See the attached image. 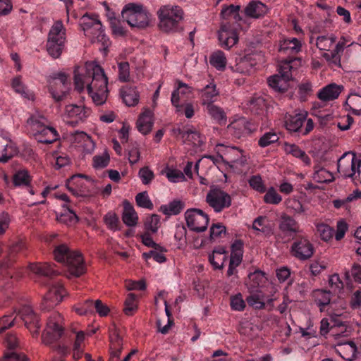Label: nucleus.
I'll return each instance as SVG.
<instances>
[{"mask_svg":"<svg viewBox=\"0 0 361 361\" xmlns=\"http://www.w3.org/2000/svg\"><path fill=\"white\" fill-rule=\"evenodd\" d=\"M75 88L79 92L85 89L96 105L105 103L108 96V79L104 70L93 62H87L84 67L74 70Z\"/></svg>","mask_w":361,"mask_h":361,"instance_id":"f257e3e1","label":"nucleus"},{"mask_svg":"<svg viewBox=\"0 0 361 361\" xmlns=\"http://www.w3.org/2000/svg\"><path fill=\"white\" fill-rule=\"evenodd\" d=\"M302 44L297 38L284 39L280 42L279 51L288 57L283 61L279 68V73L268 79L269 85L275 91L284 92L289 87V81L293 75L291 70L294 66H300L301 59L295 56L301 51Z\"/></svg>","mask_w":361,"mask_h":361,"instance_id":"f03ea898","label":"nucleus"},{"mask_svg":"<svg viewBox=\"0 0 361 361\" xmlns=\"http://www.w3.org/2000/svg\"><path fill=\"white\" fill-rule=\"evenodd\" d=\"M240 6L231 5L221 11V15L224 21L219 31V40L222 47L230 49L238 41V22L241 20L239 14Z\"/></svg>","mask_w":361,"mask_h":361,"instance_id":"7ed1b4c3","label":"nucleus"},{"mask_svg":"<svg viewBox=\"0 0 361 361\" xmlns=\"http://www.w3.org/2000/svg\"><path fill=\"white\" fill-rule=\"evenodd\" d=\"M54 255L58 262L66 264L70 275L78 277L85 273V267L82 255L78 251L71 250L67 245L56 246Z\"/></svg>","mask_w":361,"mask_h":361,"instance_id":"20e7f679","label":"nucleus"},{"mask_svg":"<svg viewBox=\"0 0 361 361\" xmlns=\"http://www.w3.org/2000/svg\"><path fill=\"white\" fill-rule=\"evenodd\" d=\"M159 27L165 32H176L183 30L180 23L183 19V11L178 6L166 5L157 11Z\"/></svg>","mask_w":361,"mask_h":361,"instance_id":"39448f33","label":"nucleus"},{"mask_svg":"<svg viewBox=\"0 0 361 361\" xmlns=\"http://www.w3.org/2000/svg\"><path fill=\"white\" fill-rule=\"evenodd\" d=\"M66 28L61 20H56L51 27L47 42L48 54L58 59L62 54L66 42Z\"/></svg>","mask_w":361,"mask_h":361,"instance_id":"423d86ee","label":"nucleus"},{"mask_svg":"<svg viewBox=\"0 0 361 361\" xmlns=\"http://www.w3.org/2000/svg\"><path fill=\"white\" fill-rule=\"evenodd\" d=\"M123 20L132 27L145 28L149 24V13L141 5L129 4L121 11Z\"/></svg>","mask_w":361,"mask_h":361,"instance_id":"0eeeda50","label":"nucleus"},{"mask_svg":"<svg viewBox=\"0 0 361 361\" xmlns=\"http://www.w3.org/2000/svg\"><path fill=\"white\" fill-rule=\"evenodd\" d=\"M63 318L59 312H53L48 318L46 329L42 334V342L51 345L57 341L64 331Z\"/></svg>","mask_w":361,"mask_h":361,"instance_id":"6e6552de","label":"nucleus"},{"mask_svg":"<svg viewBox=\"0 0 361 361\" xmlns=\"http://www.w3.org/2000/svg\"><path fill=\"white\" fill-rule=\"evenodd\" d=\"M49 91L53 99L59 102L63 101L70 90L68 76L63 73H54L49 79Z\"/></svg>","mask_w":361,"mask_h":361,"instance_id":"1a4fd4ad","label":"nucleus"},{"mask_svg":"<svg viewBox=\"0 0 361 361\" xmlns=\"http://www.w3.org/2000/svg\"><path fill=\"white\" fill-rule=\"evenodd\" d=\"M360 161L352 152H345L338 160L337 169L344 178H354L360 175Z\"/></svg>","mask_w":361,"mask_h":361,"instance_id":"9d476101","label":"nucleus"},{"mask_svg":"<svg viewBox=\"0 0 361 361\" xmlns=\"http://www.w3.org/2000/svg\"><path fill=\"white\" fill-rule=\"evenodd\" d=\"M207 203L215 212H221L231 204V196L218 188H211L206 195Z\"/></svg>","mask_w":361,"mask_h":361,"instance_id":"9b49d317","label":"nucleus"},{"mask_svg":"<svg viewBox=\"0 0 361 361\" xmlns=\"http://www.w3.org/2000/svg\"><path fill=\"white\" fill-rule=\"evenodd\" d=\"M188 227L192 231L200 233L207 228L209 217L199 209H188L185 213Z\"/></svg>","mask_w":361,"mask_h":361,"instance_id":"f8f14e48","label":"nucleus"},{"mask_svg":"<svg viewBox=\"0 0 361 361\" xmlns=\"http://www.w3.org/2000/svg\"><path fill=\"white\" fill-rule=\"evenodd\" d=\"M216 152L222 153L226 157V162L230 164L231 166H244L246 163V157L243 151L236 147L226 146L219 144L216 146Z\"/></svg>","mask_w":361,"mask_h":361,"instance_id":"ddd939ff","label":"nucleus"},{"mask_svg":"<svg viewBox=\"0 0 361 361\" xmlns=\"http://www.w3.org/2000/svg\"><path fill=\"white\" fill-rule=\"evenodd\" d=\"M66 294L63 285L59 281H52L49 291L44 295L42 308L49 310L58 305Z\"/></svg>","mask_w":361,"mask_h":361,"instance_id":"4468645a","label":"nucleus"},{"mask_svg":"<svg viewBox=\"0 0 361 361\" xmlns=\"http://www.w3.org/2000/svg\"><path fill=\"white\" fill-rule=\"evenodd\" d=\"M314 249L310 241L305 237L296 239L290 247L291 255L295 258L305 261L311 258Z\"/></svg>","mask_w":361,"mask_h":361,"instance_id":"2eb2a0df","label":"nucleus"},{"mask_svg":"<svg viewBox=\"0 0 361 361\" xmlns=\"http://www.w3.org/2000/svg\"><path fill=\"white\" fill-rule=\"evenodd\" d=\"M17 314L20 316V319L24 322L25 326L33 335L39 334L40 329L39 319L30 306H23Z\"/></svg>","mask_w":361,"mask_h":361,"instance_id":"dca6fc26","label":"nucleus"},{"mask_svg":"<svg viewBox=\"0 0 361 361\" xmlns=\"http://www.w3.org/2000/svg\"><path fill=\"white\" fill-rule=\"evenodd\" d=\"M335 352L346 361L354 360L357 355V348L353 341H338L334 345Z\"/></svg>","mask_w":361,"mask_h":361,"instance_id":"f3484780","label":"nucleus"},{"mask_svg":"<svg viewBox=\"0 0 361 361\" xmlns=\"http://www.w3.org/2000/svg\"><path fill=\"white\" fill-rule=\"evenodd\" d=\"M90 109L85 108L82 105L69 104L66 106L65 115L73 119L71 121H67L71 124H77L79 122H83L90 114Z\"/></svg>","mask_w":361,"mask_h":361,"instance_id":"a211bd4d","label":"nucleus"},{"mask_svg":"<svg viewBox=\"0 0 361 361\" xmlns=\"http://www.w3.org/2000/svg\"><path fill=\"white\" fill-rule=\"evenodd\" d=\"M250 124L245 118H240L230 123L228 132L235 138H241L251 133Z\"/></svg>","mask_w":361,"mask_h":361,"instance_id":"6ab92c4d","label":"nucleus"},{"mask_svg":"<svg viewBox=\"0 0 361 361\" xmlns=\"http://www.w3.org/2000/svg\"><path fill=\"white\" fill-rule=\"evenodd\" d=\"M332 324L330 327V334L337 341H346V338L351 334V328L347 326L344 322L338 319L331 317Z\"/></svg>","mask_w":361,"mask_h":361,"instance_id":"aec40b11","label":"nucleus"},{"mask_svg":"<svg viewBox=\"0 0 361 361\" xmlns=\"http://www.w3.org/2000/svg\"><path fill=\"white\" fill-rule=\"evenodd\" d=\"M200 94L202 105L206 106L213 104L216 100L219 91L214 81L211 80L200 90Z\"/></svg>","mask_w":361,"mask_h":361,"instance_id":"412c9836","label":"nucleus"},{"mask_svg":"<svg viewBox=\"0 0 361 361\" xmlns=\"http://www.w3.org/2000/svg\"><path fill=\"white\" fill-rule=\"evenodd\" d=\"M279 230L284 234L291 235L300 231V225L292 216L282 214L279 224Z\"/></svg>","mask_w":361,"mask_h":361,"instance_id":"4be33fe9","label":"nucleus"},{"mask_svg":"<svg viewBox=\"0 0 361 361\" xmlns=\"http://www.w3.org/2000/svg\"><path fill=\"white\" fill-rule=\"evenodd\" d=\"M178 130L184 142L195 147H200L204 143V137L192 126Z\"/></svg>","mask_w":361,"mask_h":361,"instance_id":"5701e85b","label":"nucleus"},{"mask_svg":"<svg viewBox=\"0 0 361 361\" xmlns=\"http://www.w3.org/2000/svg\"><path fill=\"white\" fill-rule=\"evenodd\" d=\"M110 357L109 361H118L123 349V339L116 330H114L109 336Z\"/></svg>","mask_w":361,"mask_h":361,"instance_id":"b1692460","label":"nucleus"},{"mask_svg":"<svg viewBox=\"0 0 361 361\" xmlns=\"http://www.w3.org/2000/svg\"><path fill=\"white\" fill-rule=\"evenodd\" d=\"M343 87L335 83L326 85L317 92V97L322 102H329L338 97Z\"/></svg>","mask_w":361,"mask_h":361,"instance_id":"393cba45","label":"nucleus"},{"mask_svg":"<svg viewBox=\"0 0 361 361\" xmlns=\"http://www.w3.org/2000/svg\"><path fill=\"white\" fill-rule=\"evenodd\" d=\"M306 118V112L295 114L294 115L286 114L285 116V126L289 131L298 132L300 130Z\"/></svg>","mask_w":361,"mask_h":361,"instance_id":"a878e982","label":"nucleus"},{"mask_svg":"<svg viewBox=\"0 0 361 361\" xmlns=\"http://www.w3.org/2000/svg\"><path fill=\"white\" fill-rule=\"evenodd\" d=\"M153 124V114L150 110L146 109L137 121V128L142 134L147 135L151 132Z\"/></svg>","mask_w":361,"mask_h":361,"instance_id":"bb28decb","label":"nucleus"},{"mask_svg":"<svg viewBox=\"0 0 361 361\" xmlns=\"http://www.w3.org/2000/svg\"><path fill=\"white\" fill-rule=\"evenodd\" d=\"M15 153V149L11 144V140L4 135L3 130H0V162L6 163Z\"/></svg>","mask_w":361,"mask_h":361,"instance_id":"cd10ccee","label":"nucleus"},{"mask_svg":"<svg viewBox=\"0 0 361 361\" xmlns=\"http://www.w3.org/2000/svg\"><path fill=\"white\" fill-rule=\"evenodd\" d=\"M33 136L37 142L44 144H51L59 138L56 130L48 126L35 133Z\"/></svg>","mask_w":361,"mask_h":361,"instance_id":"c85d7f7f","label":"nucleus"},{"mask_svg":"<svg viewBox=\"0 0 361 361\" xmlns=\"http://www.w3.org/2000/svg\"><path fill=\"white\" fill-rule=\"evenodd\" d=\"M265 282V276L262 271L257 270L248 276L247 286L250 293H257L260 288Z\"/></svg>","mask_w":361,"mask_h":361,"instance_id":"c756f323","label":"nucleus"},{"mask_svg":"<svg viewBox=\"0 0 361 361\" xmlns=\"http://www.w3.org/2000/svg\"><path fill=\"white\" fill-rule=\"evenodd\" d=\"M123 222L129 227L137 225L138 216L133 206L127 200L123 202V211L122 213Z\"/></svg>","mask_w":361,"mask_h":361,"instance_id":"7c9ffc66","label":"nucleus"},{"mask_svg":"<svg viewBox=\"0 0 361 361\" xmlns=\"http://www.w3.org/2000/svg\"><path fill=\"white\" fill-rule=\"evenodd\" d=\"M252 228L257 232V234L261 233L266 237H270L274 233L272 226L264 216H259L254 220Z\"/></svg>","mask_w":361,"mask_h":361,"instance_id":"2f4dec72","label":"nucleus"},{"mask_svg":"<svg viewBox=\"0 0 361 361\" xmlns=\"http://www.w3.org/2000/svg\"><path fill=\"white\" fill-rule=\"evenodd\" d=\"M30 270L39 276L51 279L59 272L54 269L52 265L48 263L32 264L30 266Z\"/></svg>","mask_w":361,"mask_h":361,"instance_id":"473e14b6","label":"nucleus"},{"mask_svg":"<svg viewBox=\"0 0 361 361\" xmlns=\"http://www.w3.org/2000/svg\"><path fill=\"white\" fill-rule=\"evenodd\" d=\"M80 26L85 33V35H90L92 34L91 29L93 26L96 27H102V23L98 19V16L95 14H85L80 19Z\"/></svg>","mask_w":361,"mask_h":361,"instance_id":"72a5a7b5","label":"nucleus"},{"mask_svg":"<svg viewBox=\"0 0 361 361\" xmlns=\"http://www.w3.org/2000/svg\"><path fill=\"white\" fill-rule=\"evenodd\" d=\"M226 254L225 248L219 247L209 255V261L215 269H221L224 267V262L226 259Z\"/></svg>","mask_w":361,"mask_h":361,"instance_id":"f704fd0d","label":"nucleus"},{"mask_svg":"<svg viewBox=\"0 0 361 361\" xmlns=\"http://www.w3.org/2000/svg\"><path fill=\"white\" fill-rule=\"evenodd\" d=\"M121 95L124 103L128 106H134L139 102V94L135 87H123L121 89Z\"/></svg>","mask_w":361,"mask_h":361,"instance_id":"c9c22d12","label":"nucleus"},{"mask_svg":"<svg viewBox=\"0 0 361 361\" xmlns=\"http://www.w3.org/2000/svg\"><path fill=\"white\" fill-rule=\"evenodd\" d=\"M245 11L247 16L258 18L267 12V7L259 1H253L247 6Z\"/></svg>","mask_w":361,"mask_h":361,"instance_id":"e433bc0d","label":"nucleus"},{"mask_svg":"<svg viewBox=\"0 0 361 361\" xmlns=\"http://www.w3.org/2000/svg\"><path fill=\"white\" fill-rule=\"evenodd\" d=\"M27 123L29 126L32 135H34L35 133H37V131L48 126L49 122L44 116L39 114V113H36L32 114L27 119Z\"/></svg>","mask_w":361,"mask_h":361,"instance_id":"4c0bfd02","label":"nucleus"},{"mask_svg":"<svg viewBox=\"0 0 361 361\" xmlns=\"http://www.w3.org/2000/svg\"><path fill=\"white\" fill-rule=\"evenodd\" d=\"M284 150L286 154H291L293 157L301 159L305 165L310 164L311 161L310 157L307 155L305 152L300 148L298 145L295 144L286 143L284 146Z\"/></svg>","mask_w":361,"mask_h":361,"instance_id":"58836bf2","label":"nucleus"},{"mask_svg":"<svg viewBox=\"0 0 361 361\" xmlns=\"http://www.w3.org/2000/svg\"><path fill=\"white\" fill-rule=\"evenodd\" d=\"M209 63L218 71H224L227 63L225 54L221 50L213 52L210 56Z\"/></svg>","mask_w":361,"mask_h":361,"instance_id":"ea45409f","label":"nucleus"},{"mask_svg":"<svg viewBox=\"0 0 361 361\" xmlns=\"http://www.w3.org/2000/svg\"><path fill=\"white\" fill-rule=\"evenodd\" d=\"M31 181L32 178L25 169L16 171L13 176V183L16 187L29 186Z\"/></svg>","mask_w":361,"mask_h":361,"instance_id":"a19ab883","label":"nucleus"},{"mask_svg":"<svg viewBox=\"0 0 361 361\" xmlns=\"http://www.w3.org/2000/svg\"><path fill=\"white\" fill-rule=\"evenodd\" d=\"M347 106H349L352 114L355 116L361 115V95L351 92L346 101Z\"/></svg>","mask_w":361,"mask_h":361,"instance_id":"79ce46f5","label":"nucleus"},{"mask_svg":"<svg viewBox=\"0 0 361 361\" xmlns=\"http://www.w3.org/2000/svg\"><path fill=\"white\" fill-rule=\"evenodd\" d=\"M331 293L329 290H316L313 293L315 303L319 307L320 311H323L325 306L329 305L331 301Z\"/></svg>","mask_w":361,"mask_h":361,"instance_id":"37998d69","label":"nucleus"},{"mask_svg":"<svg viewBox=\"0 0 361 361\" xmlns=\"http://www.w3.org/2000/svg\"><path fill=\"white\" fill-rule=\"evenodd\" d=\"M183 209V204L178 200L171 202L168 204H164L160 207V211L165 215H177Z\"/></svg>","mask_w":361,"mask_h":361,"instance_id":"c03bdc74","label":"nucleus"},{"mask_svg":"<svg viewBox=\"0 0 361 361\" xmlns=\"http://www.w3.org/2000/svg\"><path fill=\"white\" fill-rule=\"evenodd\" d=\"M206 109L208 114L216 121L219 123L225 122L226 116L224 111L221 107L213 104L206 105Z\"/></svg>","mask_w":361,"mask_h":361,"instance_id":"a18cd8bd","label":"nucleus"},{"mask_svg":"<svg viewBox=\"0 0 361 361\" xmlns=\"http://www.w3.org/2000/svg\"><path fill=\"white\" fill-rule=\"evenodd\" d=\"M92 34L90 35H85L92 42H101L104 46H107L109 39L106 36L104 32L103 26L102 27H96V26H93L91 29Z\"/></svg>","mask_w":361,"mask_h":361,"instance_id":"49530a36","label":"nucleus"},{"mask_svg":"<svg viewBox=\"0 0 361 361\" xmlns=\"http://www.w3.org/2000/svg\"><path fill=\"white\" fill-rule=\"evenodd\" d=\"M144 226L146 232L156 233L160 226V216L157 214L147 216L144 221Z\"/></svg>","mask_w":361,"mask_h":361,"instance_id":"de8ad7c7","label":"nucleus"},{"mask_svg":"<svg viewBox=\"0 0 361 361\" xmlns=\"http://www.w3.org/2000/svg\"><path fill=\"white\" fill-rule=\"evenodd\" d=\"M312 178L316 182L320 183H331L334 180L333 174L324 168L315 169Z\"/></svg>","mask_w":361,"mask_h":361,"instance_id":"09e8293b","label":"nucleus"},{"mask_svg":"<svg viewBox=\"0 0 361 361\" xmlns=\"http://www.w3.org/2000/svg\"><path fill=\"white\" fill-rule=\"evenodd\" d=\"M336 37L334 35L329 36H319L316 39V46L320 50L329 51L335 43Z\"/></svg>","mask_w":361,"mask_h":361,"instance_id":"8fccbe9b","label":"nucleus"},{"mask_svg":"<svg viewBox=\"0 0 361 361\" xmlns=\"http://www.w3.org/2000/svg\"><path fill=\"white\" fill-rule=\"evenodd\" d=\"M279 136L274 130H271L263 134L258 140L259 147L264 148L278 142Z\"/></svg>","mask_w":361,"mask_h":361,"instance_id":"3c124183","label":"nucleus"},{"mask_svg":"<svg viewBox=\"0 0 361 361\" xmlns=\"http://www.w3.org/2000/svg\"><path fill=\"white\" fill-rule=\"evenodd\" d=\"M12 87L16 92L20 94L22 97L27 99H32L33 97L32 93L27 89V87L22 82L20 78H15L12 81Z\"/></svg>","mask_w":361,"mask_h":361,"instance_id":"603ef678","label":"nucleus"},{"mask_svg":"<svg viewBox=\"0 0 361 361\" xmlns=\"http://www.w3.org/2000/svg\"><path fill=\"white\" fill-rule=\"evenodd\" d=\"M80 140L82 142V148L86 154H91L95 149V143L92 139L84 132H77Z\"/></svg>","mask_w":361,"mask_h":361,"instance_id":"864d4df0","label":"nucleus"},{"mask_svg":"<svg viewBox=\"0 0 361 361\" xmlns=\"http://www.w3.org/2000/svg\"><path fill=\"white\" fill-rule=\"evenodd\" d=\"M110 161V157L106 150L102 154L95 155L92 159V166L95 169H102L106 167Z\"/></svg>","mask_w":361,"mask_h":361,"instance_id":"5fc2aeb1","label":"nucleus"},{"mask_svg":"<svg viewBox=\"0 0 361 361\" xmlns=\"http://www.w3.org/2000/svg\"><path fill=\"white\" fill-rule=\"evenodd\" d=\"M123 311L130 316L137 309V297L134 293H129L125 300Z\"/></svg>","mask_w":361,"mask_h":361,"instance_id":"6e6d98bb","label":"nucleus"},{"mask_svg":"<svg viewBox=\"0 0 361 361\" xmlns=\"http://www.w3.org/2000/svg\"><path fill=\"white\" fill-rule=\"evenodd\" d=\"M246 301L250 306H252L255 309H263L265 306L264 296L261 293V291L257 293H250V295L247 297Z\"/></svg>","mask_w":361,"mask_h":361,"instance_id":"4d7b16f0","label":"nucleus"},{"mask_svg":"<svg viewBox=\"0 0 361 361\" xmlns=\"http://www.w3.org/2000/svg\"><path fill=\"white\" fill-rule=\"evenodd\" d=\"M57 220L66 224H75L78 221V218L73 210L66 207L63 213L57 216Z\"/></svg>","mask_w":361,"mask_h":361,"instance_id":"13d9d810","label":"nucleus"},{"mask_svg":"<svg viewBox=\"0 0 361 361\" xmlns=\"http://www.w3.org/2000/svg\"><path fill=\"white\" fill-rule=\"evenodd\" d=\"M135 202L138 207L152 209L154 207L153 203L149 199L147 192H142L136 195Z\"/></svg>","mask_w":361,"mask_h":361,"instance_id":"bf43d9fd","label":"nucleus"},{"mask_svg":"<svg viewBox=\"0 0 361 361\" xmlns=\"http://www.w3.org/2000/svg\"><path fill=\"white\" fill-rule=\"evenodd\" d=\"M281 200V196L274 187H270L264 196V202L267 204H279Z\"/></svg>","mask_w":361,"mask_h":361,"instance_id":"052dcab7","label":"nucleus"},{"mask_svg":"<svg viewBox=\"0 0 361 361\" xmlns=\"http://www.w3.org/2000/svg\"><path fill=\"white\" fill-rule=\"evenodd\" d=\"M17 316L16 312H13L8 315H4L0 319V334L15 325Z\"/></svg>","mask_w":361,"mask_h":361,"instance_id":"680f3d73","label":"nucleus"},{"mask_svg":"<svg viewBox=\"0 0 361 361\" xmlns=\"http://www.w3.org/2000/svg\"><path fill=\"white\" fill-rule=\"evenodd\" d=\"M104 220L109 229L114 231L120 230L119 219L115 213H107L104 216Z\"/></svg>","mask_w":361,"mask_h":361,"instance_id":"e2e57ef3","label":"nucleus"},{"mask_svg":"<svg viewBox=\"0 0 361 361\" xmlns=\"http://www.w3.org/2000/svg\"><path fill=\"white\" fill-rule=\"evenodd\" d=\"M118 80L123 82H129L130 78V66L128 62H121L118 64Z\"/></svg>","mask_w":361,"mask_h":361,"instance_id":"0e129e2a","label":"nucleus"},{"mask_svg":"<svg viewBox=\"0 0 361 361\" xmlns=\"http://www.w3.org/2000/svg\"><path fill=\"white\" fill-rule=\"evenodd\" d=\"M0 361H28V359L23 353L10 350L4 353Z\"/></svg>","mask_w":361,"mask_h":361,"instance_id":"69168bd1","label":"nucleus"},{"mask_svg":"<svg viewBox=\"0 0 361 361\" xmlns=\"http://www.w3.org/2000/svg\"><path fill=\"white\" fill-rule=\"evenodd\" d=\"M231 307L235 311H243L245 307V302L240 293H238L231 298Z\"/></svg>","mask_w":361,"mask_h":361,"instance_id":"338daca9","label":"nucleus"},{"mask_svg":"<svg viewBox=\"0 0 361 361\" xmlns=\"http://www.w3.org/2000/svg\"><path fill=\"white\" fill-rule=\"evenodd\" d=\"M317 228L323 240L328 241L333 237L334 230L329 226L321 224L317 226Z\"/></svg>","mask_w":361,"mask_h":361,"instance_id":"774afa93","label":"nucleus"}]
</instances>
